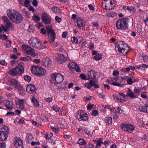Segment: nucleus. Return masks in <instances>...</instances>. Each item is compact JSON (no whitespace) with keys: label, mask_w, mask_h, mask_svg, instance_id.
Segmentation results:
<instances>
[{"label":"nucleus","mask_w":148,"mask_h":148,"mask_svg":"<svg viewBox=\"0 0 148 148\" xmlns=\"http://www.w3.org/2000/svg\"><path fill=\"white\" fill-rule=\"evenodd\" d=\"M7 13L8 17L13 23H19L23 20L22 16L16 11L12 9L8 10Z\"/></svg>","instance_id":"nucleus-1"},{"label":"nucleus","mask_w":148,"mask_h":148,"mask_svg":"<svg viewBox=\"0 0 148 148\" xmlns=\"http://www.w3.org/2000/svg\"><path fill=\"white\" fill-rule=\"evenodd\" d=\"M114 44L115 46V50L116 52L118 51L119 53L124 55L127 54L129 50V47L124 42L120 41L115 44L114 43Z\"/></svg>","instance_id":"nucleus-2"},{"label":"nucleus","mask_w":148,"mask_h":148,"mask_svg":"<svg viewBox=\"0 0 148 148\" xmlns=\"http://www.w3.org/2000/svg\"><path fill=\"white\" fill-rule=\"evenodd\" d=\"M40 41L36 38H32L28 41L29 45L33 47L38 49H41L47 48V46L42 45Z\"/></svg>","instance_id":"nucleus-3"},{"label":"nucleus","mask_w":148,"mask_h":148,"mask_svg":"<svg viewBox=\"0 0 148 148\" xmlns=\"http://www.w3.org/2000/svg\"><path fill=\"white\" fill-rule=\"evenodd\" d=\"M129 19L122 18L118 20L116 23V28L119 29L125 30L127 29Z\"/></svg>","instance_id":"nucleus-4"},{"label":"nucleus","mask_w":148,"mask_h":148,"mask_svg":"<svg viewBox=\"0 0 148 148\" xmlns=\"http://www.w3.org/2000/svg\"><path fill=\"white\" fill-rule=\"evenodd\" d=\"M31 69L32 73L35 75L38 76H44L46 74L45 70L41 67L38 66H33Z\"/></svg>","instance_id":"nucleus-5"},{"label":"nucleus","mask_w":148,"mask_h":148,"mask_svg":"<svg viewBox=\"0 0 148 148\" xmlns=\"http://www.w3.org/2000/svg\"><path fill=\"white\" fill-rule=\"evenodd\" d=\"M51 81L52 83L56 85L62 82L64 80L63 76L60 73H53L51 75Z\"/></svg>","instance_id":"nucleus-6"},{"label":"nucleus","mask_w":148,"mask_h":148,"mask_svg":"<svg viewBox=\"0 0 148 148\" xmlns=\"http://www.w3.org/2000/svg\"><path fill=\"white\" fill-rule=\"evenodd\" d=\"M47 31V34L49 38V42L51 45L53 44L56 39L55 33L52 27L49 25H47L46 27Z\"/></svg>","instance_id":"nucleus-7"},{"label":"nucleus","mask_w":148,"mask_h":148,"mask_svg":"<svg viewBox=\"0 0 148 148\" xmlns=\"http://www.w3.org/2000/svg\"><path fill=\"white\" fill-rule=\"evenodd\" d=\"M47 31V34L49 38V42L51 45L53 44L56 39L55 33L52 27L49 25H47L46 27Z\"/></svg>","instance_id":"nucleus-8"},{"label":"nucleus","mask_w":148,"mask_h":148,"mask_svg":"<svg viewBox=\"0 0 148 148\" xmlns=\"http://www.w3.org/2000/svg\"><path fill=\"white\" fill-rule=\"evenodd\" d=\"M22 48L25 51V53L27 55L35 58L37 56V55L34 51V49L32 48L31 47L23 45L22 46Z\"/></svg>","instance_id":"nucleus-9"},{"label":"nucleus","mask_w":148,"mask_h":148,"mask_svg":"<svg viewBox=\"0 0 148 148\" xmlns=\"http://www.w3.org/2000/svg\"><path fill=\"white\" fill-rule=\"evenodd\" d=\"M76 117L80 121H86L88 119V114L84 111L82 110H80L78 112Z\"/></svg>","instance_id":"nucleus-10"},{"label":"nucleus","mask_w":148,"mask_h":148,"mask_svg":"<svg viewBox=\"0 0 148 148\" xmlns=\"http://www.w3.org/2000/svg\"><path fill=\"white\" fill-rule=\"evenodd\" d=\"M66 53L64 51L63 53H59L58 56L57 58L58 62L61 64L66 61L68 59Z\"/></svg>","instance_id":"nucleus-11"},{"label":"nucleus","mask_w":148,"mask_h":148,"mask_svg":"<svg viewBox=\"0 0 148 148\" xmlns=\"http://www.w3.org/2000/svg\"><path fill=\"white\" fill-rule=\"evenodd\" d=\"M121 127L123 130L130 133L132 132L135 129L134 125L130 124H121Z\"/></svg>","instance_id":"nucleus-12"},{"label":"nucleus","mask_w":148,"mask_h":148,"mask_svg":"<svg viewBox=\"0 0 148 148\" xmlns=\"http://www.w3.org/2000/svg\"><path fill=\"white\" fill-rule=\"evenodd\" d=\"M41 18L42 21L44 24H49L51 23V18L46 13H42Z\"/></svg>","instance_id":"nucleus-13"},{"label":"nucleus","mask_w":148,"mask_h":148,"mask_svg":"<svg viewBox=\"0 0 148 148\" xmlns=\"http://www.w3.org/2000/svg\"><path fill=\"white\" fill-rule=\"evenodd\" d=\"M8 82L10 84L14 86L15 88L17 89H19L22 87L18 81L15 79L11 78L8 80Z\"/></svg>","instance_id":"nucleus-14"},{"label":"nucleus","mask_w":148,"mask_h":148,"mask_svg":"<svg viewBox=\"0 0 148 148\" xmlns=\"http://www.w3.org/2000/svg\"><path fill=\"white\" fill-rule=\"evenodd\" d=\"M68 67L69 69L72 71L75 70L77 72H80V70L79 67L77 64L74 62H69L68 65Z\"/></svg>","instance_id":"nucleus-15"},{"label":"nucleus","mask_w":148,"mask_h":148,"mask_svg":"<svg viewBox=\"0 0 148 148\" xmlns=\"http://www.w3.org/2000/svg\"><path fill=\"white\" fill-rule=\"evenodd\" d=\"M14 145L16 148H23L22 140L20 138L15 137L14 140Z\"/></svg>","instance_id":"nucleus-16"},{"label":"nucleus","mask_w":148,"mask_h":148,"mask_svg":"<svg viewBox=\"0 0 148 148\" xmlns=\"http://www.w3.org/2000/svg\"><path fill=\"white\" fill-rule=\"evenodd\" d=\"M26 89L28 92L32 94L36 92V88L34 85L30 84L27 86Z\"/></svg>","instance_id":"nucleus-17"},{"label":"nucleus","mask_w":148,"mask_h":148,"mask_svg":"<svg viewBox=\"0 0 148 148\" xmlns=\"http://www.w3.org/2000/svg\"><path fill=\"white\" fill-rule=\"evenodd\" d=\"M51 62L49 58L44 59L42 60V65L46 68H49L51 65Z\"/></svg>","instance_id":"nucleus-18"},{"label":"nucleus","mask_w":148,"mask_h":148,"mask_svg":"<svg viewBox=\"0 0 148 148\" xmlns=\"http://www.w3.org/2000/svg\"><path fill=\"white\" fill-rule=\"evenodd\" d=\"M138 110L141 112L148 113V103H146L143 106H139Z\"/></svg>","instance_id":"nucleus-19"},{"label":"nucleus","mask_w":148,"mask_h":148,"mask_svg":"<svg viewBox=\"0 0 148 148\" xmlns=\"http://www.w3.org/2000/svg\"><path fill=\"white\" fill-rule=\"evenodd\" d=\"M15 68L18 74H22L23 73L24 69L22 64L20 63L17 65Z\"/></svg>","instance_id":"nucleus-20"},{"label":"nucleus","mask_w":148,"mask_h":148,"mask_svg":"<svg viewBox=\"0 0 148 148\" xmlns=\"http://www.w3.org/2000/svg\"><path fill=\"white\" fill-rule=\"evenodd\" d=\"M134 90L135 93L139 95H140V93L143 94L146 93L147 92L146 89L144 87L140 88L139 89L135 88Z\"/></svg>","instance_id":"nucleus-21"},{"label":"nucleus","mask_w":148,"mask_h":148,"mask_svg":"<svg viewBox=\"0 0 148 148\" xmlns=\"http://www.w3.org/2000/svg\"><path fill=\"white\" fill-rule=\"evenodd\" d=\"M123 9L125 10L128 11L132 14H133L135 12V8L132 6H124L123 7Z\"/></svg>","instance_id":"nucleus-22"},{"label":"nucleus","mask_w":148,"mask_h":148,"mask_svg":"<svg viewBox=\"0 0 148 148\" xmlns=\"http://www.w3.org/2000/svg\"><path fill=\"white\" fill-rule=\"evenodd\" d=\"M8 134L3 131H0V140L4 141L7 139L8 137Z\"/></svg>","instance_id":"nucleus-23"},{"label":"nucleus","mask_w":148,"mask_h":148,"mask_svg":"<svg viewBox=\"0 0 148 148\" xmlns=\"http://www.w3.org/2000/svg\"><path fill=\"white\" fill-rule=\"evenodd\" d=\"M126 95L132 99H135L138 97L137 96L135 95L130 88H128Z\"/></svg>","instance_id":"nucleus-24"},{"label":"nucleus","mask_w":148,"mask_h":148,"mask_svg":"<svg viewBox=\"0 0 148 148\" xmlns=\"http://www.w3.org/2000/svg\"><path fill=\"white\" fill-rule=\"evenodd\" d=\"M97 82L95 81V79H91L89 83L85 84V86L88 89L90 88L95 84Z\"/></svg>","instance_id":"nucleus-25"},{"label":"nucleus","mask_w":148,"mask_h":148,"mask_svg":"<svg viewBox=\"0 0 148 148\" xmlns=\"http://www.w3.org/2000/svg\"><path fill=\"white\" fill-rule=\"evenodd\" d=\"M12 105L13 103L12 102L8 100L6 101V102L5 103V106L8 110H12L13 108Z\"/></svg>","instance_id":"nucleus-26"},{"label":"nucleus","mask_w":148,"mask_h":148,"mask_svg":"<svg viewBox=\"0 0 148 148\" xmlns=\"http://www.w3.org/2000/svg\"><path fill=\"white\" fill-rule=\"evenodd\" d=\"M97 74V73L93 71H90L88 73L89 79H95Z\"/></svg>","instance_id":"nucleus-27"},{"label":"nucleus","mask_w":148,"mask_h":148,"mask_svg":"<svg viewBox=\"0 0 148 148\" xmlns=\"http://www.w3.org/2000/svg\"><path fill=\"white\" fill-rule=\"evenodd\" d=\"M77 19L78 27H82L83 25L84 22L82 18L80 17H77Z\"/></svg>","instance_id":"nucleus-28"},{"label":"nucleus","mask_w":148,"mask_h":148,"mask_svg":"<svg viewBox=\"0 0 148 148\" xmlns=\"http://www.w3.org/2000/svg\"><path fill=\"white\" fill-rule=\"evenodd\" d=\"M33 139L32 135L30 133H28L27 134L26 138V142L28 144L30 143Z\"/></svg>","instance_id":"nucleus-29"},{"label":"nucleus","mask_w":148,"mask_h":148,"mask_svg":"<svg viewBox=\"0 0 148 148\" xmlns=\"http://www.w3.org/2000/svg\"><path fill=\"white\" fill-rule=\"evenodd\" d=\"M31 101L35 106L38 107L39 106V104L38 101L34 97H32Z\"/></svg>","instance_id":"nucleus-30"},{"label":"nucleus","mask_w":148,"mask_h":148,"mask_svg":"<svg viewBox=\"0 0 148 148\" xmlns=\"http://www.w3.org/2000/svg\"><path fill=\"white\" fill-rule=\"evenodd\" d=\"M8 73L10 75L13 76H16L18 74L15 68L10 69Z\"/></svg>","instance_id":"nucleus-31"},{"label":"nucleus","mask_w":148,"mask_h":148,"mask_svg":"<svg viewBox=\"0 0 148 148\" xmlns=\"http://www.w3.org/2000/svg\"><path fill=\"white\" fill-rule=\"evenodd\" d=\"M5 23V27H7V28H10L13 30H14V25H12L10 20Z\"/></svg>","instance_id":"nucleus-32"},{"label":"nucleus","mask_w":148,"mask_h":148,"mask_svg":"<svg viewBox=\"0 0 148 148\" xmlns=\"http://www.w3.org/2000/svg\"><path fill=\"white\" fill-rule=\"evenodd\" d=\"M51 10L53 12L56 14H60L61 11L59 8L56 7H54L51 8Z\"/></svg>","instance_id":"nucleus-33"},{"label":"nucleus","mask_w":148,"mask_h":148,"mask_svg":"<svg viewBox=\"0 0 148 148\" xmlns=\"http://www.w3.org/2000/svg\"><path fill=\"white\" fill-rule=\"evenodd\" d=\"M102 58V56L99 53H98L93 57V59L97 60H99Z\"/></svg>","instance_id":"nucleus-34"},{"label":"nucleus","mask_w":148,"mask_h":148,"mask_svg":"<svg viewBox=\"0 0 148 148\" xmlns=\"http://www.w3.org/2000/svg\"><path fill=\"white\" fill-rule=\"evenodd\" d=\"M31 2L30 0L25 1L24 2V5L23 3H21L22 5H24L26 7H28L29 5V3Z\"/></svg>","instance_id":"nucleus-35"},{"label":"nucleus","mask_w":148,"mask_h":148,"mask_svg":"<svg viewBox=\"0 0 148 148\" xmlns=\"http://www.w3.org/2000/svg\"><path fill=\"white\" fill-rule=\"evenodd\" d=\"M121 109L119 107H116L115 108H112V112H114L115 111H116L117 113H120L121 112Z\"/></svg>","instance_id":"nucleus-36"},{"label":"nucleus","mask_w":148,"mask_h":148,"mask_svg":"<svg viewBox=\"0 0 148 148\" xmlns=\"http://www.w3.org/2000/svg\"><path fill=\"white\" fill-rule=\"evenodd\" d=\"M71 41L73 43L76 44L78 43V40L77 38L75 37H71Z\"/></svg>","instance_id":"nucleus-37"},{"label":"nucleus","mask_w":148,"mask_h":148,"mask_svg":"<svg viewBox=\"0 0 148 148\" xmlns=\"http://www.w3.org/2000/svg\"><path fill=\"white\" fill-rule=\"evenodd\" d=\"M32 18L34 21L36 22L40 20V18L39 16L35 15L32 17Z\"/></svg>","instance_id":"nucleus-38"},{"label":"nucleus","mask_w":148,"mask_h":148,"mask_svg":"<svg viewBox=\"0 0 148 148\" xmlns=\"http://www.w3.org/2000/svg\"><path fill=\"white\" fill-rule=\"evenodd\" d=\"M78 143L79 144L81 145H84L86 144V142L85 140H84L83 139L80 138L79 139Z\"/></svg>","instance_id":"nucleus-39"},{"label":"nucleus","mask_w":148,"mask_h":148,"mask_svg":"<svg viewBox=\"0 0 148 148\" xmlns=\"http://www.w3.org/2000/svg\"><path fill=\"white\" fill-rule=\"evenodd\" d=\"M1 127H2V129L4 130L5 131V132L6 133H7V134H9V129L7 126L3 125H2Z\"/></svg>","instance_id":"nucleus-40"},{"label":"nucleus","mask_w":148,"mask_h":148,"mask_svg":"<svg viewBox=\"0 0 148 148\" xmlns=\"http://www.w3.org/2000/svg\"><path fill=\"white\" fill-rule=\"evenodd\" d=\"M112 84L114 86L119 87H121L122 86V85L120 83L118 82H113L112 83Z\"/></svg>","instance_id":"nucleus-41"},{"label":"nucleus","mask_w":148,"mask_h":148,"mask_svg":"<svg viewBox=\"0 0 148 148\" xmlns=\"http://www.w3.org/2000/svg\"><path fill=\"white\" fill-rule=\"evenodd\" d=\"M24 79L28 82H30L31 80V77L29 75H27L24 76Z\"/></svg>","instance_id":"nucleus-42"},{"label":"nucleus","mask_w":148,"mask_h":148,"mask_svg":"<svg viewBox=\"0 0 148 148\" xmlns=\"http://www.w3.org/2000/svg\"><path fill=\"white\" fill-rule=\"evenodd\" d=\"M52 108L53 110L55 111L56 112H58L59 111L60 108L58 107L57 106H54L52 107Z\"/></svg>","instance_id":"nucleus-43"},{"label":"nucleus","mask_w":148,"mask_h":148,"mask_svg":"<svg viewBox=\"0 0 148 148\" xmlns=\"http://www.w3.org/2000/svg\"><path fill=\"white\" fill-rule=\"evenodd\" d=\"M0 64L3 66H7L8 64L4 60H0Z\"/></svg>","instance_id":"nucleus-44"},{"label":"nucleus","mask_w":148,"mask_h":148,"mask_svg":"<svg viewBox=\"0 0 148 148\" xmlns=\"http://www.w3.org/2000/svg\"><path fill=\"white\" fill-rule=\"evenodd\" d=\"M101 144H103L102 140L101 138L97 141V145H98L100 146L101 145Z\"/></svg>","instance_id":"nucleus-45"},{"label":"nucleus","mask_w":148,"mask_h":148,"mask_svg":"<svg viewBox=\"0 0 148 148\" xmlns=\"http://www.w3.org/2000/svg\"><path fill=\"white\" fill-rule=\"evenodd\" d=\"M98 114V112L97 110H94L92 111L91 114L92 116H96Z\"/></svg>","instance_id":"nucleus-46"},{"label":"nucleus","mask_w":148,"mask_h":148,"mask_svg":"<svg viewBox=\"0 0 148 148\" xmlns=\"http://www.w3.org/2000/svg\"><path fill=\"white\" fill-rule=\"evenodd\" d=\"M127 81V83L131 85L133 83L132 79L131 78H128Z\"/></svg>","instance_id":"nucleus-47"},{"label":"nucleus","mask_w":148,"mask_h":148,"mask_svg":"<svg viewBox=\"0 0 148 148\" xmlns=\"http://www.w3.org/2000/svg\"><path fill=\"white\" fill-rule=\"evenodd\" d=\"M119 72L116 70H115L113 72V75L114 76H117V75H119Z\"/></svg>","instance_id":"nucleus-48"},{"label":"nucleus","mask_w":148,"mask_h":148,"mask_svg":"<svg viewBox=\"0 0 148 148\" xmlns=\"http://www.w3.org/2000/svg\"><path fill=\"white\" fill-rule=\"evenodd\" d=\"M130 70V68L129 67H128L125 68L121 70V71L123 72H125L126 71H129Z\"/></svg>","instance_id":"nucleus-49"},{"label":"nucleus","mask_w":148,"mask_h":148,"mask_svg":"<svg viewBox=\"0 0 148 148\" xmlns=\"http://www.w3.org/2000/svg\"><path fill=\"white\" fill-rule=\"evenodd\" d=\"M143 60L145 62H146L148 61V57L147 55H145L143 56Z\"/></svg>","instance_id":"nucleus-50"},{"label":"nucleus","mask_w":148,"mask_h":148,"mask_svg":"<svg viewBox=\"0 0 148 148\" xmlns=\"http://www.w3.org/2000/svg\"><path fill=\"white\" fill-rule=\"evenodd\" d=\"M106 125H109L111 123V117H108L107 119V121L106 123Z\"/></svg>","instance_id":"nucleus-51"},{"label":"nucleus","mask_w":148,"mask_h":148,"mask_svg":"<svg viewBox=\"0 0 148 148\" xmlns=\"http://www.w3.org/2000/svg\"><path fill=\"white\" fill-rule=\"evenodd\" d=\"M2 18L3 19L5 23L9 20L7 16H2Z\"/></svg>","instance_id":"nucleus-52"},{"label":"nucleus","mask_w":148,"mask_h":148,"mask_svg":"<svg viewBox=\"0 0 148 148\" xmlns=\"http://www.w3.org/2000/svg\"><path fill=\"white\" fill-rule=\"evenodd\" d=\"M80 77L82 79L84 80L86 79V76L84 74H81L80 75Z\"/></svg>","instance_id":"nucleus-53"},{"label":"nucleus","mask_w":148,"mask_h":148,"mask_svg":"<svg viewBox=\"0 0 148 148\" xmlns=\"http://www.w3.org/2000/svg\"><path fill=\"white\" fill-rule=\"evenodd\" d=\"M93 106V104L91 103H89L87 106V108L88 110L91 109Z\"/></svg>","instance_id":"nucleus-54"},{"label":"nucleus","mask_w":148,"mask_h":148,"mask_svg":"<svg viewBox=\"0 0 148 148\" xmlns=\"http://www.w3.org/2000/svg\"><path fill=\"white\" fill-rule=\"evenodd\" d=\"M33 5L35 7H37L38 5V2L36 0H34L32 2Z\"/></svg>","instance_id":"nucleus-55"},{"label":"nucleus","mask_w":148,"mask_h":148,"mask_svg":"<svg viewBox=\"0 0 148 148\" xmlns=\"http://www.w3.org/2000/svg\"><path fill=\"white\" fill-rule=\"evenodd\" d=\"M45 100L48 102H50L52 100V98L51 97H49L48 98H45Z\"/></svg>","instance_id":"nucleus-56"},{"label":"nucleus","mask_w":148,"mask_h":148,"mask_svg":"<svg viewBox=\"0 0 148 148\" xmlns=\"http://www.w3.org/2000/svg\"><path fill=\"white\" fill-rule=\"evenodd\" d=\"M41 32L42 34L45 35L46 34L47 31L44 28H42L41 29Z\"/></svg>","instance_id":"nucleus-57"},{"label":"nucleus","mask_w":148,"mask_h":148,"mask_svg":"<svg viewBox=\"0 0 148 148\" xmlns=\"http://www.w3.org/2000/svg\"><path fill=\"white\" fill-rule=\"evenodd\" d=\"M55 19L56 21L58 23H60L61 21V18H59L58 16H56Z\"/></svg>","instance_id":"nucleus-58"},{"label":"nucleus","mask_w":148,"mask_h":148,"mask_svg":"<svg viewBox=\"0 0 148 148\" xmlns=\"http://www.w3.org/2000/svg\"><path fill=\"white\" fill-rule=\"evenodd\" d=\"M14 113L13 112H8L6 114V115L8 116H10V115H12L14 116Z\"/></svg>","instance_id":"nucleus-59"},{"label":"nucleus","mask_w":148,"mask_h":148,"mask_svg":"<svg viewBox=\"0 0 148 148\" xmlns=\"http://www.w3.org/2000/svg\"><path fill=\"white\" fill-rule=\"evenodd\" d=\"M16 106H18V107H19V108L21 110L23 109L24 108L23 104H16Z\"/></svg>","instance_id":"nucleus-60"},{"label":"nucleus","mask_w":148,"mask_h":148,"mask_svg":"<svg viewBox=\"0 0 148 148\" xmlns=\"http://www.w3.org/2000/svg\"><path fill=\"white\" fill-rule=\"evenodd\" d=\"M6 145L5 143H0V148H5Z\"/></svg>","instance_id":"nucleus-61"},{"label":"nucleus","mask_w":148,"mask_h":148,"mask_svg":"<svg viewBox=\"0 0 148 148\" xmlns=\"http://www.w3.org/2000/svg\"><path fill=\"white\" fill-rule=\"evenodd\" d=\"M67 32H64L62 34V36L63 38H65L66 37Z\"/></svg>","instance_id":"nucleus-62"},{"label":"nucleus","mask_w":148,"mask_h":148,"mask_svg":"<svg viewBox=\"0 0 148 148\" xmlns=\"http://www.w3.org/2000/svg\"><path fill=\"white\" fill-rule=\"evenodd\" d=\"M88 7L90 10H95L94 7H93L91 4L88 5Z\"/></svg>","instance_id":"nucleus-63"},{"label":"nucleus","mask_w":148,"mask_h":148,"mask_svg":"<svg viewBox=\"0 0 148 148\" xmlns=\"http://www.w3.org/2000/svg\"><path fill=\"white\" fill-rule=\"evenodd\" d=\"M29 10L30 11H32L34 12L35 11V9L32 6H30L28 8Z\"/></svg>","instance_id":"nucleus-64"}]
</instances>
